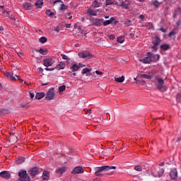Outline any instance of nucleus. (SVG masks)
Returning <instances> with one entry per match:
<instances>
[{
	"label": "nucleus",
	"instance_id": "f257e3e1",
	"mask_svg": "<svg viewBox=\"0 0 181 181\" xmlns=\"http://www.w3.org/2000/svg\"><path fill=\"white\" fill-rule=\"evenodd\" d=\"M112 169H117L116 166H108V165H103L100 167H97L95 168V175L96 176H99V177H103V175L102 174L103 172H107L108 170H111Z\"/></svg>",
	"mask_w": 181,
	"mask_h": 181
},
{
	"label": "nucleus",
	"instance_id": "f03ea898",
	"mask_svg": "<svg viewBox=\"0 0 181 181\" xmlns=\"http://www.w3.org/2000/svg\"><path fill=\"white\" fill-rule=\"evenodd\" d=\"M160 42H162V40H160L158 36L153 38L152 43L153 46L151 47V49H153L154 52H158V47L160 45Z\"/></svg>",
	"mask_w": 181,
	"mask_h": 181
},
{
	"label": "nucleus",
	"instance_id": "7ed1b4c3",
	"mask_svg": "<svg viewBox=\"0 0 181 181\" xmlns=\"http://www.w3.org/2000/svg\"><path fill=\"white\" fill-rule=\"evenodd\" d=\"M18 176L21 181H30V177H29L26 170H21L18 173Z\"/></svg>",
	"mask_w": 181,
	"mask_h": 181
},
{
	"label": "nucleus",
	"instance_id": "20e7f679",
	"mask_svg": "<svg viewBox=\"0 0 181 181\" xmlns=\"http://www.w3.org/2000/svg\"><path fill=\"white\" fill-rule=\"evenodd\" d=\"M56 98V93L54 92V88H51L47 93L45 100L50 101V100H54Z\"/></svg>",
	"mask_w": 181,
	"mask_h": 181
},
{
	"label": "nucleus",
	"instance_id": "39448f33",
	"mask_svg": "<svg viewBox=\"0 0 181 181\" xmlns=\"http://www.w3.org/2000/svg\"><path fill=\"white\" fill-rule=\"evenodd\" d=\"M78 56L81 59H93V54L88 51H83L79 52Z\"/></svg>",
	"mask_w": 181,
	"mask_h": 181
},
{
	"label": "nucleus",
	"instance_id": "423d86ee",
	"mask_svg": "<svg viewBox=\"0 0 181 181\" xmlns=\"http://www.w3.org/2000/svg\"><path fill=\"white\" fill-rule=\"evenodd\" d=\"M92 22V25H93V26H98V28H100V26H103V22H104V19L103 18H93L91 21Z\"/></svg>",
	"mask_w": 181,
	"mask_h": 181
},
{
	"label": "nucleus",
	"instance_id": "0eeeda50",
	"mask_svg": "<svg viewBox=\"0 0 181 181\" xmlns=\"http://www.w3.org/2000/svg\"><path fill=\"white\" fill-rule=\"evenodd\" d=\"M54 64V61L52 58L45 59L43 61V65L45 67H50V66H53Z\"/></svg>",
	"mask_w": 181,
	"mask_h": 181
},
{
	"label": "nucleus",
	"instance_id": "6e6552de",
	"mask_svg": "<svg viewBox=\"0 0 181 181\" xmlns=\"http://www.w3.org/2000/svg\"><path fill=\"white\" fill-rule=\"evenodd\" d=\"M148 54H150L151 62H153L154 63H157V62H159V59H160V55L158 54H155L152 52H148Z\"/></svg>",
	"mask_w": 181,
	"mask_h": 181
},
{
	"label": "nucleus",
	"instance_id": "1a4fd4ad",
	"mask_svg": "<svg viewBox=\"0 0 181 181\" xmlns=\"http://www.w3.org/2000/svg\"><path fill=\"white\" fill-rule=\"evenodd\" d=\"M139 62L144 63V64H150V63H152L151 54H149L148 52L147 57H144L143 59H140Z\"/></svg>",
	"mask_w": 181,
	"mask_h": 181
},
{
	"label": "nucleus",
	"instance_id": "9d476101",
	"mask_svg": "<svg viewBox=\"0 0 181 181\" xmlns=\"http://www.w3.org/2000/svg\"><path fill=\"white\" fill-rule=\"evenodd\" d=\"M71 173L74 175L84 173V169L83 167L78 166L74 168V170L71 171Z\"/></svg>",
	"mask_w": 181,
	"mask_h": 181
},
{
	"label": "nucleus",
	"instance_id": "9b49d317",
	"mask_svg": "<svg viewBox=\"0 0 181 181\" xmlns=\"http://www.w3.org/2000/svg\"><path fill=\"white\" fill-rule=\"evenodd\" d=\"M0 177L8 180L11 179V173L9 171H1L0 173Z\"/></svg>",
	"mask_w": 181,
	"mask_h": 181
},
{
	"label": "nucleus",
	"instance_id": "f8f14e48",
	"mask_svg": "<svg viewBox=\"0 0 181 181\" xmlns=\"http://www.w3.org/2000/svg\"><path fill=\"white\" fill-rule=\"evenodd\" d=\"M28 173L30 176H36V175H39V168L34 167L28 171Z\"/></svg>",
	"mask_w": 181,
	"mask_h": 181
},
{
	"label": "nucleus",
	"instance_id": "ddd939ff",
	"mask_svg": "<svg viewBox=\"0 0 181 181\" xmlns=\"http://www.w3.org/2000/svg\"><path fill=\"white\" fill-rule=\"evenodd\" d=\"M156 80L158 81L157 87L158 90H162L165 87V81L160 78H156Z\"/></svg>",
	"mask_w": 181,
	"mask_h": 181
},
{
	"label": "nucleus",
	"instance_id": "4468645a",
	"mask_svg": "<svg viewBox=\"0 0 181 181\" xmlns=\"http://www.w3.org/2000/svg\"><path fill=\"white\" fill-rule=\"evenodd\" d=\"M170 177L174 180L177 179V170H176V168H174L170 172Z\"/></svg>",
	"mask_w": 181,
	"mask_h": 181
},
{
	"label": "nucleus",
	"instance_id": "2eb2a0df",
	"mask_svg": "<svg viewBox=\"0 0 181 181\" xmlns=\"http://www.w3.org/2000/svg\"><path fill=\"white\" fill-rule=\"evenodd\" d=\"M115 21V18L114 17H111L110 20H107L105 21H103V26H108V25H111Z\"/></svg>",
	"mask_w": 181,
	"mask_h": 181
},
{
	"label": "nucleus",
	"instance_id": "dca6fc26",
	"mask_svg": "<svg viewBox=\"0 0 181 181\" xmlns=\"http://www.w3.org/2000/svg\"><path fill=\"white\" fill-rule=\"evenodd\" d=\"M22 6L25 11H30L32 9V4L30 3H24L22 4Z\"/></svg>",
	"mask_w": 181,
	"mask_h": 181
},
{
	"label": "nucleus",
	"instance_id": "f3484780",
	"mask_svg": "<svg viewBox=\"0 0 181 181\" xmlns=\"http://www.w3.org/2000/svg\"><path fill=\"white\" fill-rule=\"evenodd\" d=\"M46 95V94L44 92H38L35 95L36 100H42Z\"/></svg>",
	"mask_w": 181,
	"mask_h": 181
},
{
	"label": "nucleus",
	"instance_id": "a211bd4d",
	"mask_svg": "<svg viewBox=\"0 0 181 181\" xmlns=\"http://www.w3.org/2000/svg\"><path fill=\"white\" fill-rule=\"evenodd\" d=\"M160 49L161 50H169L170 49V45L169 44H163L160 45Z\"/></svg>",
	"mask_w": 181,
	"mask_h": 181
},
{
	"label": "nucleus",
	"instance_id": "6ab92c4d",
	"mask_svg": "<svg viewBox=\"0 0 181 181\" xmlns=\"http://www.w3.org/2000/svg\"><path fill=\"white\" fill-rule=\"evenodd\" d=\"M64 172H66V167H61L56 169V173H59L60 175H63Z\"/></svg>",
	"mask_w": 181,
	"mask_h": 181
},
{
	"label": "nucleus",
	"instance_id": "aec40b11",
	"mask_svg": "<svg viewBox=\"0 0 181 181\" xmlns=\"http://www.w3.org/2000/svg\"><path fill=\"white\" fill-rule=\"evenodd\" d=\"M49 176H50V175L49 174V172L44 171L42 173V177L43 180H47L49 179Z\"/></svg>",
	"mask_w": 181,
	"mask_h": 181
},
{
	"label": "nucleus",
	"instance_id": "412c9836",
	"mask_svg": "<svg viewBox=\"0 0 181 181\" xmlns=\"http://www.w3.org/2000/svg\"><path fill=\"white\" fill-rule=\"evenodd\" d=\"M125 81V76H122L119 78L115 77V81H117V83H124Z\"/></svg>",
	"mask_w": 181,
	"mask_h": 181
},
{
	"label": "nucleus",
	"instance_id": "4be33fe9",
	"mask_svg": "<svg viewBox=\"0 0 181 181\" xmlns=\"http://www.w3.org/2000/svg\"><path fill=\"white\" fill-rule=\"evenodd\" d=\"M124 9H129V1H122V4L120 5Z\"/></svg>",
	"mask_w": 181,
	"mask_h": 181
},
{
	"label": "nucleus",
	"instance_id": "5701e85b",
	"mask_svg": "<svg viewBox=\"0 0 181 181\" xmlns=\"http://www.w3.org/2000/svg\"><path fill=\"white\" fill-rule=\"evenodd\" d=\"M79 69L80 66H78V65H77L76 64H74L70 68V70H71V71H78Z\"/></svg>",
	"mask_w": 181,
	"mask_h": 181
},
{
	"label": "nucleus",
	"instance_id": "b1692460",
	"mask_svg": "<svg viewBox=\"0 0 181 181\" xmlns=\"http://www.w3.org/2000/svg\"><path fill=\"white\" fill-rule=\"evenodd\" d=\"M88 13L90 16H97V11L93 10L92 8H89L88 10Z\"/></svg>",
	"mask_w": 181,
	"mask_h": 181
},
{
	"label": "nucleus",
	"instance_id": "393cba45",
	"mask_svg": "<svg viewBox=\"0 0 181 181\" xmlns=\"http://www.w3.org/2000/svg\"><path fill=\"white\" fill-rule=\"evenodd\" d=\"M39 53H40V54H43L44 56H45V54H47L49 53V50H47V49H43V48H40L38 50Z\"/></svg>",
	"mask_w": 181,
	"mask_h": 181
},
{
	"label": "nucleus",
	"instance_id": "a878e982",
	"mask_svg": "<svg viewBox=\"0 0 181 181\" xmlns=\"http://www.w3.org/2000/svg\"><path fill=\"white\" fill-rule=\"evenodd\" d=\"M100 5L101 3L98 2L97 0L93 1V2L92 3V6L93 8H100Z\"/></svg>",
	"mask_w": 181,
	"mask_h": 181
},
{
	"label": "nucleus",
	"instance_id": "bb28decb",
	"mask_svg": "<svg viewBox=\"0 0 181 181\" xmlns=\"http://www.w3.org/2000/svg\"><path fill=\"white\" fill-rule=\"evenodd\" d=\"M35 6H37V8H42V6L43 5V0H38L35 3Z\"/></svg>",
	"mask_w": 181,
	"mask_h": 181
},
{
	"label": "nucleus",
	"instance_id": "cd10ccee",
	"mask_svg": "<svg viewBox=\"0 0 181 181\" xmlns=\"http://www.w3.org/2000/svg\"><path fill=\"white\" fill-rule=\"evenodd\" d=\"M16 162L18 163V165H21V163H23L25 162V158L23 157H19Z\"/></svg>",
	"mask_w": 181,
	"mask_h": 181
},
{
	"label": "nucleus",
	"instance_id": "c85d7f7f",
	"mask_svg": "<svg viewBox=\"0 0 181 181\" xmlns=\"http://www.w3.org/2000/svg\"><path fill=\"white\" fill-rule=\"evenodd\" d=\"M181 13V8H177V9H175L174 14H173V17L176 18L177 16V15H180Z\"/></svg>",
	"mask_w": 181,
	"mask_h": 181
},
{
	"label": "nucleus",
	"instance_id": "c756f323",
	"mask_svg": "<svg viewBox=\"0 0 181 181\" xmlns=\"http://www.w3.org/2000/svg\"><path fill=\"white\" fill-rule=\"evenodd\" d=\"M65 66H66V65L64 64V63H63L62 62L57 66V67H58L59 70L64 69Z\"/></svg>",
	"mask_w": 181,
	"mask_h": 181
},
{
	"label": "nucleus",
	"instance_id": "7c9ffc66",
	"mask_svg": "<svg viewBox=\"0 0 181 181\" xmlns=\"http://www.w3.org/2000/svg\"><path fill=\"white\" fill-rule=\"evenodd\" d=\"M141 76L142 78H146V80H151V78H152V76H151V75H146V74H143Z\"/></svg>",
	"mask_w": 181,
	"mask_h": 181
},
{
	"label": "nucleus",
	"instance_id": "2f4dec72",
	"mask_svg": "<svg viewBox=\"0 0 181 181\" xmlns=\"http://www.w3.org/2000/svg\"><path fill=\"white\" fill-rule=\"evenodd\" d=\"M117 42L119 43H124V42H125V37L124 36L118 37Z\"/></svg>",
	"mask_w": 181,
	"mask_h": 181
},
{
	"label": "nucleus",
	"instance_id": "473e14b6",
	"mask_svg": "<svg viewBox=\"0 0 181 181\" xmlns=\"http://www.w3.org/2000/svg\"><path fill=\"white\" fill-rule=\"evenodd\" d=\"M163 173H165V170H163V168L159 170V171L158 172V177H162V176H163Z\"/></svg>",
	"mask_w": 181,
	"mask_h": 181
},
{
	"label": "nucleus",
	"instance_id": "72a5a7b5",
	"mask_svg": "<svg viewBox=\"0 0 181 181\" xmlns=\"http://www.w3.org/2000/svg\"><path fill=\"white\" fill-rule=\"evenodd\" d=\"M67 9V6L64 4V3L61 4V7L59 8V11H66Z\"/></svg>",
	"mask_w": 181,
	"mask_h": 181
},
{
	"label": "nucleus",
	"instance_id": "f704fd0d",
	"mask_svg": "<svg viewBox=\"0 0 181 181\" xmlns=\"http://www.w3.org/2000/svg\"><path fill=\"white\" fill-rule=\"evenodd\" d=\"M39 42L40 43H46V42H47V38H46V37H41L40 39H39Z\"/></svg>",
	"mask_w": 181,
	"mask_h": 181
},
{
	"label": "nucleus",
	"instance_id": "c9c22d12",
	"mask_svg": "<svg viewBox=\"0 0 181 181\" xmlns=\"http://www.w3.org/2000/svg\"><path fill=\"white\" fill-rule=\"evenodd\" d=\"M46 15L48 16H54V13L52 12V10L48 9L46 11Z\"/></svg>",
	"mask_w": 181,
	"mask_h": 181
},
{
	"label": "nucleus",
	"instance_id": "e433bc0d",
	"mask_svg": "<svg viewBox=\"0 0 181 181\" xmlns=\"http://www.w3.org/2000/svg\"><path fill=\"white\" fill-rule=\"evenodd\" d=\"M90 71H91V69H90L88 68H85L82 70L81 74H87V73H90Z\"/></svg>",
	"mask_w": 181,
	"mask_h": 181
},
{
	"label": "nucleus",
	"instance_id": "4c0bfd02",
	"mask_svg": "<svg viewBox=\"0 0 181 181\" xmlns=\"http://www.w3.org/2000/svg\"><path fill=\"white\" fill-rule=\"evenodd\" d=\"M152 5H153V6L156 8H159V6H160V3H159L158 1H155L152 2Z\"/></svg>",
	"mask_w": 181,
	"mask_h": 181
},
{
	"label": "nucleus",
	"instance_id": "58836bf2",
	"mask_svg": "<svg viewBox=\"0 0 181 181\" xmlns=\"http://www.w3.org/2000/svg\"><path fill=\"white\" fill-rule=\"evenodd\" d=\"M134 170H136L137 172H142V166L141 165L134 166Z\"/></svg>",
	"mask_w": 181,
	"mask_h": 181
},
{
	"label": "nucleus",
	"instance_id": "ea45409f",
	"mask_svg": "<svg viewBox=\"0 0 181 181\" xmlns=\"http://www.w3.org/2000/svg\"><path fill=\"white\" fill-rule=\"evenodd\" d=\"M0 114H9V110H6V109H1L0 110Z\"/></svg>",
	"mask_w": 181,
	"mask_h": 181
},
{
	"label": "nucleus",
	"instance_id": "a19ab883",
	"mask_svg": "<svg viewBox=\"0 0 181 181\" xmlns=\"http://www.w3.org/2000/svg\"><path fill=\"white\" fill-rule=\"evenodd\" d=\"M124 25L125 26H132V21L128 20V21H124Z\"/></svg>",
	"mask_w": 181,
	"mask_h": 181
},
{
	"label": "nucleus",
	"instance_id": "79ce46f5",
	"mask_svg": "<svg viewBox=\"0 0 181 181\" xmlns=\"http://www.w3.org/2000/svg\"><path fill=\"white\" fill-rule=\"evenodd\" d=\"M177 103H180L181 104V93L177 95Z\"/></svg>",
	"mask_w": 181,
	"mask_h": 181
},
{
	"label": "nucleus",
	"instance_id": "37998d69",
	"mask_svg": "<svg viewBox=\"0 0 181 181\" xmlns=\"http://www.w3.org/2000/svg\"><path fill=\"white\" fill-rule=\"evenodd\" d=\"M114 4V0H106V6L112 5Z\"/></svg>",
	"mask_w": 181,
	"mask_h": 181
},
{
	"label": "nucleus",
	"instance_id": "c03bdc74",
	"mask_svg": "<svg viewBox=\"0 0 181 181\" xmlns=\"http://www.w3.org/2000/svg\"><path fill=\"white\" fill-rule=\"evenodd\" d=\"M59 91H64L66 90V86L62 85L59 88Z\"/></svg>",
	"mask_w": 181,
	"mask_h": 181
},
{
	"label": "nucleus",
	"instance_id": "a18cd8bd",
	"mask_svg": "<svg viewBox=\"0 0 181 181\" xmlns=\"http://www.w3.org/2000/svg\"><path fill=\"white\" fill-rule=\"evenodd\" d=\"M61 56H62V59H63L64 60H70V59L69 58V57H68L67 55H66V54H62Z\"/></svg>",
	"mask_w": 181,
	"mask_h": 181
},
{
	"label": "nucleus",
	"instance_id": "49530a36",
	"mask_svg": "<svg viewBox=\"0 0 181 181\" xmlns=\"http://www.w3.org/2000/svg\"><path fill=\"white\" fill-rule=\"evenodd\" d=\"M5 76H6V77H7L8 78H10L11 76H12V73H11V72H6V73H5Z\"/></svg>",
	"mask_w": 181,
	"mask_h": 181
},
{
	"label": "nucleus",
	"instance_id": "de8ad7c7",
	"mask_svg": "<svg viewBox=\"0 0 181 181\" xmlns=\"http://www.w3.org/2000/svg\"><path fill=\"white\" fill-rule=\"evenodd\" d=\"M5 12L6 13L7 16L8 18H11V11H3L4 13H5Z\"/></svg>",
	"mask_w": 181,
	"mask_h": 181
},
{
	"label": "nucleus",
	"instance_id": "09e8293b",
	"mask_svg": "<svg viewBox=\"0 0 181 181\" xmlns=\"http://www.w3.org/2000/svg\"><path fill=\"white\" fill-rule=\"evenodd\" d=\"M55 68H45L46 71H53V70H54Z\"/></svg>",
	"mask_w": 181,
	"mask_h": 181
},
{
	"label": "nucleus",
	"instance_id": "8fccbe9b",
	"mask_svg": "<svg viewBox=\"0 0 181 181\" xmlns=\"http://www.w3.org/2000/svg\"><path fill=\"white\" fill-rule=\"evenodd\" d=\"M175 35H176V33L173 32V31H171L170 33H169V37H172V36H175Z\"/></svg>",
	"mask_w": 181,
	"mask_h": 181
},
{
	"label": "nucleus",
	"instance_id": "3c124183",
	"mask_svg": "<svg viewBox=\"0 0 181 181\" xmlns=\"http://www.w3.org/2000/svg\"><path fill=\"white\" fill-rule=\"evenodd\" d=\"M109 39H110V40H114V39H115V35H109Z\"/></svg>",
	"mask_w": 181,
	"mask_h": 181
},
{
	"label": "nucleus",
	"instance_id": "603ef678",
	"mask_svg": "<svg viewBox=\"0 0 181 181\" xmlns=\"http://www.w3.org/2000/svg\"><path fill=\"white\" fill-rule=\"evenodd\" d=\"M16 77L17 78V80H19L21 83H23V80L21 78V76L16 75Z\"/></svg>",
	"mask_w": 181,
	"mask_h": 181
},
{
	"label": "nucleus",
	"instance_id": "864d4df0",
	"mask_svg": "<svg viewBox=\"0 0 181 181\" xmlns=\"http://www.w3.org/2000/svg\"><path fill=\"white\" fill-rule=\"evenodd\" d=\"M10 79L12 81H15L16 80V78H15V76H13V75L11 74V76H10Z\"/></svg>",
	"mask_w": 181,
	"mask_h": 181
},
{
	"label": "nucleus",
	"instance_id": "5fc2aeb1",
	"mask_svg": "<svg viewBox=\"0 0 181 181\" xmlns=\"http://www.w3.org/2000/svg\"><path fill=\"white\" fill-rule=\"evenodd\" d=\"M139 19H141V21H144V19H145V16H144V15H140L139 16Z\"/></svg>",
	"mask_w": 181,
	"mask_h": 181
},
{
	"label": "nucleus",
	"instance_id": "6e6d98bb",
	"mask_svg": "<svg viewBox=\"0 0 181 181\" xmlns=\"http://www.w3.org/2000/svg\"><path fill=\"white\" fill-rule=\"evenodd\" d=\"M159 30H160L161 32H163V33H166V29L160 28Z\"/></svg>",
	"mask_w": 181,
	"mask_h": 181
},
{
	"label": "nucleus",
	"instance_id": "4d7b16f0",
	"mask_svg": "<svg viewBox=\"0 0 181 181\" xmlns=\"http://www.w3.org/2000/svg\"><path fill=\"white\" fill-rule=\"evenodd\" d=\"M30 98H35V94L33 93H30Z\"/></svg>",
	"mask_w": 181,
	"mask_h": 181
},
{
	"label": "nucleus",
	"instance_id": "13d9d810",
	"mask_svg": "<svg viewBox=\"0 0 181 181\" xmlns=\"http://www.w3.org/2000/svg\"><path fill=\"white\" fill-rule=\"evenodd\" d=\"M21 107H22V108H28V103L25 105H21Z\"/></svg>",
	"mask_w": 181,
	"mask_h": 181
},
{
	"label": "nucleus",
	"instance_id": "bf43d9fd",
	"mask_svg": "<svg viewBox=\"0 0 181 181\" xmlns=\"http://www.w3.org/2000/svg\"><path fill=\"white\" fill-rule=\"evenodd\" d=\"M58 2L63 4V1H62V0H56L55 1H54V4H57Z\"/></svg>",
	"mask_w": 181,
	"mask_h": 181
},
{
	"label": "nucleus",
	"instance_id": "052dcab7",
	"mask_svg": "<svg viewBox=\"0 0 181 181\" xmlns=\"http://www.w3.org/2000/svg\"><path fill=\"white\" fill-rule=\"evenodd\" d=\"M95 73H96L98 75H101V74H103V72H102V71H95Z\"/></svg>",
	"mask_w": 181,
	"mask_h": 181
},
{
	"label": "nucleus",
	"instance_id": "680f3d73",
	"mask_svg": "<svg viewBox=\"0 0 181 181\" xmlns=\"http://www.w3.org/2000/svg\"><path fill=\"white\" fill-rule=\"evenodd\" d=\"M176 23H177V26H180V25H181L180 20L177 21Z\"/></svg>",
	"mask_w": 181,
	"mask_h": 181
},
{
	"label": "nucleus",
	"instance_id": "e2e57ef3",
	"mask_svg": "<svg viewBox=\"0 0 181 181\" xmlns=\"http://www.w3.org/2000/svg\"><path fill=\"white\" fill-rule=\"evenodd\" d=\"M86 65H83V64H81V63H79V64H78V67H79V69L81 68V67H84Z\"/></svg>",
	"mask_w": 181,
	"mask_h": 181
},
{
	"label": "nucleus",
	"instance_id": "0e129e2a",
	"mask_svg": "<svg viewBox=\"0 0 181 181\" xmlns=\"http://www.w3.org/2000/svg\"><path fill=\"white\" fill-rule=\"evenodd\" d=\"M90 76H93L92 73H87L86 74V77H90Z\"/></svg>",
	"mask_w": 181,
	"mask_h": 181
},
{
	"label": "nucleus",
	"instance_id": "69168bd1",
	"mask_svg": "<svg viewBox=\"0 0 181 181\" xmlns=\"http://www.w3.org/2000/svg\"><path fill=\"white\" fill-rule=\"evenodd\" d=\"M87 114H88L89 115L91 114V109H88L87 110Z\"/></svg>",
	"mask_w": 181,
	"mask_h": 181
},
{
	"label": "nucleus",
	"instance_id": "338daca9",
	"mask_svg": "<svg viewBox=\"0 0 181 181\" xmlns=\"http://www.w3.org/2000/svg\"><path fill=\"white\" fill-rule=\"evenodd\" d=\"M93 181H101V180L98 177L93 179Z\"/></svg>",
	"mask_w": 181,
	"mask_h": 181
},
{
	"label": "nucleus",
	"instance_id": "774afa93",
	"mask_svg": "<svg viewBox=\"0 0 181 181\" xmlns=\"http://www.w3.org/2000/svg\"><path fill=\"white\" fill-rule=\"evenodd\" d=\"M159 166H165V162L160 163Z\"/></svg>",
	"mask_w": 181,
	"mask_h": 181
}]
</instances>
